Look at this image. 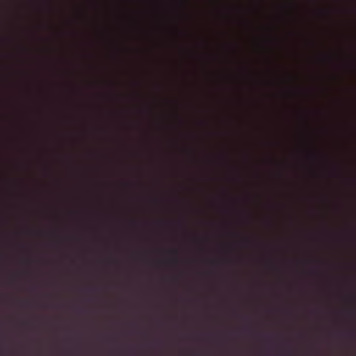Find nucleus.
<instances>
[{
  "mask_svg": "<svg viewBox=\"0 0 356 356\" xmlns=\"http://www.w3.org/2000/svg\"><path fill=\"white\" fill-rule=\"evenodd\" d=\"M127 33L128 38V45L126 47V54L127 56V65L129 74H133L134 70V56L138 50L131 45L135 39L134 36L140 30V24L133 10L128 9L127 13Z\"/></svg>",
  "mask_w": 356,
  "mask_h": 356,
  "instance_id": "obj_1",
  "label": "nucleus"
},
{
  "mask_svg": "<svg viewBox=\"0 0 356 356\" xmlns=\"http://www.w3.org/2000/svg\"><path fill=\"white\" fill-rule=\"evenodd\" d=\"M113 180L115 178V0H113Z\"/></svg>",
  "mask_w": 356,
  "mask_h": 356,
  "instance_id": "obj_2",
  "label": "nucleus"
},
{
  "mask_svg": "<svg viewBox=\"0 0 356 356\" xmlns=\"http://www.w3.org/2000/svg\"><path fill=\"white\" fill-rule=\"evenodd\" d=\"M107 45H111V0H107Z\"/></svg>",
  "mask_w": 356,
  "mask_h": 356,
  "instance_id": "obj_3",
  "label": "nucleus"
},
{
  "mask_svg": "<svg viewBox=\"0 0 356 356\" xmlns=\"http://www.w3.org/2000/svg\"><path fill=\"white\" fill-rule=\"evenodd\" d=\"M129 85L134 89V90H132L131 92H129L127 94V99L130 102V101H132V100H135V99H138L139 97H140V93H139V91H138V86H139V84H138V82L136 81V80H131V81L129 82Z\"/></svg>",
  "mask_w": 356,
  "mask_h": 356,
  "instance_id": "obj_4",
  "label": "nucleus"
},
{
  "mask_svg": "<svg viewBox=\"0 0 356 356\" xmlns=\"http://www.w3.org/2000/svg\"><path fill=\"white\" fill-rule=\"evenodd\" d=\"M138 182L136 181H134V180H129L127 181L126 183V186H127V188H129V189H131L133 188H135L136 186H138Z\"/></svg>",
  "mask_w": 356,
  "mask_h": 356,
  "instance_id": "obj_5",
  "label": "nucleus"
},
{
  "mask_svg": "<svg viewBox=\"0 0 356 356\" xmlns=\"http://www.w3.org/2000/svg\"><path fill=\"white\" fill-rule=\"evenodd\" d=\"M136 127V121L134 120L133 119H130L129 120V124H128L129 131H132L134 129V128L135 129Z\"/></svg>",
  "mask_w": 356,
  "mask_h": 356,
  "instance_id": "obj_6",
  "label": "nucleus"
},
{
  "mask_svg": "<svg viewBox=\"0 0 356 356\" xmlns=\"http://www.w3.org/2000/svg\"><path fill=\"white\" fill-rule=\"evenodd\" d=\"M128 225L131 227H136L138 225V222L136 220H130L128 222Z\"/></svg>",
  "mask_w": 356,
  "mask_h": 356,
  "instance_id": "obj_7",
  "label": "nucleus"
},
{
  "mask_svg": "<svg viewBox=\"0 0 356 356\" xmlns=\"http://www.w3.org/2000/svg\"><path fill=\"white\" fill-rule=\"evenodd\" d=\"M131 146L130 145H129V156L132 157L134 156V152H132V149H131Z\"/></svg>",
  "mask_w": 356,
  "mask_h": 356,
  "instance_id": "obj_8",
  "label": "nucleus"
},
{
  "mask_svg": "<svg viewBox=\"0 0 356 356\" xmlns=\"http://www.w3.org/2000/svg\"><path fill=\"white\" fill-rule=\"evenodd\" d=\"M127 113L129 114V115H131V113H132V106L131 105H129V107L127 108Z\"/></svg>",
  "mask_w": 356,
  "mask_h": 356,
  "instance_id": "obj_9",
  "label": "nucleus"
},
{
  "mask_svg": "<svg viewBox=\"0 0 356 356\" xmlns=\"http://www.w3.org/2000/svg\"><path fill=\"white\" fill-rule=\"evenodd\" d=\"M133 166L131 165H129V170L132 172V170H133Z\"/></svg>",
  "mask_w": 356,
  "mask_h": 356,
  "instance_id": "obj_10",
  "label": "nucleus"
},
{
  "mask_svg": "<svg viewBox=\"0 0 356 356\" xmlns=\"http://www.w3.org/2000/svg\"><path fill=\"white\" fill-rule=\"evenodd\" d=\"M107 337H108V343L109 342V332H108Z\"/></svg>",
  "mask_w": 356,
  "mask_h": 356,
  "instance_id": "obj_11",
  "label": "nucleus"
},
{
  "mask_svg": "<svg viewBox=\"0 0 356 356\" xmlns=\"http://www.w3.org/2000/svg\"><path fill=\"white\" fill-rule=\"evenodd\" d=\"M109 286H110L109 280H108V291H109Z\"/></svg>",
  "mask_w": 356,
  "mask_h": 356,
  "instance_id": "obj_12",
  "label": "nucleus"
},
{
  "mask_svg": "<svg viewBox=\"0 0 356 356\" xmlns=\"http://www.w3.org/2000/svg\"><path fill=\"white\" fill-rule=\"evenodd\" d=\"M110 350H107V354H109Z\"/></svg>",
  "mask_w": 356,
  "mask_h": 356,
  "instance_id": "obj_13",
  "label": "nucleus"
},
{
  "mask_svg": "<svg viewBox=\"0 0 356 356\" xmlns=\"http://www.w3.org/2000/svg\"><path fill=\"white\" fill-rule=\"evenodd\" d=\"M110 350H107V354H109Z\"/></svg>",
  "mask_w": 356,
  "mask_h": 356,
  "instance_id": "obj_14",
  "label": "nucleus"
},
{
  "mask_svg": "<svg viewBox=\"0 0 356 356\" xmlns=\"http://www.w3.org/2000/svg\"><path fill=\"white\" fill-rule=\"evenodd\" d=\"M110 350H107V354H109Z\"/></svg>",
  "mask_w": 356,
  "mask_h": 356,
  "instance_id": "obj_15",
  "label": "nucleus"
}]
</instances>
